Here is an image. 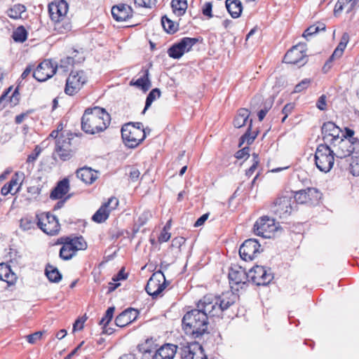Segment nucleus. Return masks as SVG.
Returning a JSON list of instances; mask_svg holds the SVG:
<instances>
[{
    "label": "nucleus",
    "mask_w": 359,
    "mask_h": 359,
    "mask_svg": "<svg viewBox=\"0 0 359 359\" xmlns=\"http://www.w3.org/2000/svg\"><path fill=\"white\" fill-rule=\"evenodd\" d=\"M139 316V311L133 308H128L122 311L115 319V323L118 327H123L133 321Z\"/></svg>",
    "instance_id": "nucleus-22"
},
{
    "label": "nucleus",
    "mask_w": 359,
    "mask_h": 359,
    "mask_svg": "<svg viewBox=\"0 0 359 359\" xmlns=\"http://www.w3.org/2000/svg\"><path fill=\"white\" fill-rule=\"evenodd\" d=\"M250 156V154H249V147H243V149L238 150L236 154H235V157L238 159H241V158H248Z\"/></svg>",
    "instance_id": "nucleus-57"
},
{
    "label": "nucleus",
    "mask_w": 359,
    "mask_h": 359,
    "mask_svg": "<svg viewBox=\"0 0 359 359\" xmlns=\"http://www.w3.org/2000/svg\"><path fill=\"white\" fill-rule=\"evenodd\" d=\"M37 224L36 219L32 217H24L20 220V227L23 231H28L34 228V226Z\"/></svg>",
    "instance_id": "nucleus-44"
},
{
    "label": "nucleus",
    "mask_w": 359,
    "mask_h": 359,
    "mask_svg": "<svg viewBox=\"0 0 359 359\" xmlns=\"http://www.w3.org/2000/svg\"><path fill=\"white\" fill-rule=\"evenodd\" d=\"M149 75V73L148 69L142 70V75L135 81L132 79L130 82V85L136 86L138 88L142 89L144 92H147L151 86Z\"/></svg>",
    "instance_id": "nucleus-30"
},
{
    "label": "nucleus",
    "mask_w": 359,
    "mask_h": 359,
    "mask_svg": "<svg viewBox=\"0 0 359 359\" xmlns=\"http://www.w3.org/2000/svg\"><path fill=\"white\" fill-rule=\"evenodd\" d=\"M349 3V8L346 10V13H349L353 10L357 4L358 0H338V9L341 8V4Z\"/></svg>",
    "instance_id": "nucleus-55"
},
{
    "label": "nucleus",
    "mask_w": 359,
    "mask_h": 359,
    "mask_svg": "<svg viewBox=\"0 0 359 359\" xmlns=\"http://www.w3.org/2000/svg\"><path fill=\"white\" fill-rule=\"evenodd\" d=\"M128 278V274L125 273L124 268H122L117 274L114 275L112 278L114 282L126 280Z\"/></svg>",
    "instance_id": "nucleus-58"
},
{
    "label": "nucleus",
    "mask_w": 359,
    "mask_h": 359,
    "mask_svg": "<svg viewBox=\"0 0 359 359\" xmlns=\"http://www.w3.org/2000/svg\"><path fill=\"white\" fill-rule=\"evenodd\" d=\"M111 15L118 22L126 21L133 15V9L127 4H121L111 8Z\"/></svg>",
    "instance_id": "nucleus-24"
},
{
    "label": "nucleus",
    "mask_w": 359,
    "mask_h": 359,
    "mask_svg": "<svg viewBox=\"0 0 359 359\" xmlns=\"http://www.w3.org/2000/svg\"><path fill=\"white\" fill-rule=\"evenodd\" d=\"M55 152L62 161L69 160L72 156L69 140L57 138L55 142Z\"/></svg>",
    "instance_id": "nucleus-23"
},
{
    "label": "nucleus",
    "mask_w": 359,
    "mask_h": 359,
    "mask_svg": "<svg viewBox=\"0 0 359 359\" xmlns=\"http://www.w3.org/2000/svg\"><path fill=\"white\" fill-rule=\"evenodd\" d=\"M121 136L128 147L135 148L145 139L146 132L142 123H128L122 127Z\"/></svg>",
    "instance_id": "nucleus-4"
},
{
    "label": "nucleus",
    "mask_w": 359,
    "mask_h": 359,
    "mask_svg": "<svg viewBox=\"0 0 359 359\" xmlns=\"http://www.w3.org/2000/svg\"><path fill=\"white\" fill-rule=\"evenodd\" d=\"M69 9V6L65 0H60L52 2L48 5L50 18L55 23V29L59 34H64L71 29V25L65 17Z\"/></svg>",
    "instance_id": "nucleus-3"
},
{
    "label": "nucleus",
    "mask_w": 359,
    "mask_h": 359,
    "mask_svg": "<svg viewBox=\"0 0 359 359\" xmlns=\"http://www.w3.org/2000/svg\"><path fill=\"white\" fill-rule=\"evenodd\" d=\"M229 278L230 284L245 285L246 282L249 280L248 272L247 273L243 267L234 265L230 269Z\"/></svg>",
    "instance_id": "nucleus-21"
},
{
    "label": "nucleus",
    "mask_w": 359,
    "mask_h": 359,
    "mask_svg": "<svg viewBox=\"0 0 359 359\" xmlns=\"http://www.w3.org/2000/svg\"><path fill=\"white\" fill-rule=\"evenodd\" d=\"M42 337V332H36L32 334L26 336L27 340L29 344H35Z\"/></svg>",
    "instance_id": "nucleus-56"
},
{
    "label": "nucleus",
    "mask_w": 359,
    "mask_h": 359,
    "mask_svg": "<svg viewBox=\"0 0 359 359\" xmlns=\"http://www.w3.org/2000/svg\"><path fill=\"white\" fill-rule=\"evenodd\" d=\"M201 346L196 344H187L180 348V355L182 359H194V353L196 350H200Z\"/></svg>",
    "instance_id": "nucleus-35"
},
{
    "label": "nucleus",
    "mask_w": 359,
    "mask_h": 359,
    "mask_svg": "<svg viewBox=\"0 0 359 359\" xmlns=\"http://www.w3.org/2000/svg\"><path fill=\"white\" fill-rule=\"evenodd\" d=\"M57 68L55 62L50 60H45L33 72V77L38 81H46L55 74Z\"/></svg>",
    "instance_id": "nucleus-14"
},
{
    "label": "nucleus",
    "mask_w": 359,
    "mask_h": 359,
    "mask_svg": "<svg viewBox=\"0 0 359 359\" xmlns=\"http://www.w3.org/2000/svg\"><path fill=\"white\" fill-rule=\"evenodd\" d=\"M36 217L37 226L46 234L55 235L59 232L60 226L58 219L53 215L44 212Z\"/></svg>",
    "instance_id": "nucleus-8"
},
{
    "label": "nucleus",
    "mask_w": 359,
    "mask_h": 359,
    "mask_svg": "<svg viewBox=\"0 0 359 359\" xmlns=\"http://www.w3.org/2000/svg\"><path fill=\"white\" fill-rule=\"evenodd\" d=\"M261 245L255 238H250L243 242L239 248V255L242 259L251 261L262 251Z\"/></svg>",
    "instance_id": "nucleus-16"
},
{
    "label": "nucleus",
    "mask_w": 359,
    "mask_h": 359,
    "mask_svg": "<svg viewBox=\"0 0 359 359\" xmlns=\"http://www.w3.org/2000/svg\"><path fill=\"white\" fill-rule=\"evenodd\" d=\"M253 229L256 235L267 238L272 236L277 226L273 219L263 216L256 221Z\"/></svg>",
    "instance_id": "nucleus-10"
},
{
    "label": "nucleus",
    "mask_w": 359,
    "mask_h": 359,
    "mask_svg": "<svg viewBox=\"0 0 359 359\" xmlns=\"http://www.w3.org/2000/svg\"><path fill=\"white\" fill-rule=\"evenodd\" d=\"M40 153H41V149L39 148V146H36V147L34 149V151L32 154H30L29 155H28L27 158V163H33L37 159Z\"/></svg>",
    "instance_id": "nucleus-53"
},
{
    "label": "nucleus",
    "mask_w": 359,
    "mask_h": 359,
    "mask_svg": "<svg viewBox=\"0 0 359 359\" xmlns=\"http://www.w3.org/2000/svg\"><path fill=\"white\" fill-rule=\"evenodd\" d=\"M212 4L210 2H207L205 4L203 8V14L208 18H212Z\"/></svg>",
    "instance_id": "nucleus-61"
},
{
    "label": "nucleus",
    "mask_w": 359,
    "mask_h": 359,
    "mask_svg": "<svg viewBox=\"0 0 359 359\" xmlns=\"http://www.w3.org/2000/svg\"><path fill=\"white\" fill-rule=\"evenodd\" d=\"M294 104L293 103H288L285 105L283 107L282 112L285 114L284 117L282 119V122H284L286 118L287 117L288 114L292 112V111L294 109Z\"/></svg>",
    "instance_id": "nucleus-59"
},
{
    "label": "nucleus",
    "mask_w": 359,
    "mask_h": 359,
    "mask_svg": "<svg viewBox=\"0 0 359 359\" xmlns=\"http://www.w3.org/2000/svg\"><path fill=\"white\" fill-rule=\"evenodd\" d=\"M249 280L257 285H266L273 278L270 269L256 265L248 271Z\"/></svg>",
    "instance_id": "nucleus-12"
},
{
    "label": "nucleus",
    "mask_w": 359,
    "mask_h": 359,
    "mask_svg": "<svg viewBox=\"0 0 359 359\" xmlns=\"http://www.w3.org/2000/svg\"><path fill=\"white\" fill-rule=\"evenodd\" d=\"M283 61L299 67L304 65L307 62L305 46L304 44L294 46L286 53Z\"/></svg>",
    "instance_id": "nucleus-13"
},
{
    "label": "nucleus",
    "mask_w": 359,
    "mask_h": 359,
    "mask_svg": "<svg viewBox=\"0 0 359 359\" xmlns=\"http://www.w3.org/2000/svg\"><path fill=\"white\" fill-rule=\"evenodd\" d=\"M86 82L87 77L83 71L71 72L66 80L65 94L70 96L76 95Z\"/></svg>",
    "instance_id": "nucleus-6"
},
{
    "label": "nucleus",
    "mask_w": 359,
    "mask_h": 359,
    "mask_svg": "<svg viewBox=\"0 0 359 359\" xmlns=\"http://www.w3.org/2000/svg\"><path fill=\"white\" fill-rule=\"evenodd\" d=\"M160 96L161 91L158 88H154L151 90L147 97L145 107L143 110V113H144L145 111L147 110L149 107L151 105L152 102L157 98L160 97Z\"/></svg>",
    "instance_id": "nucleus-45"
},
{
    "label": "nucleus",
    "mask_w": 359,
    "mask_h": 359,
    "mask_svg": "<svg viewBox=\"0 0 359 359\" xmlns=\"http://www.w3.org/2000/svg\"><path fill=\"white\" fill-rule=\"evenodd\" d=\"M140 175V172L139 171L138 169H137L135 168H131L130 172V178L131 179L132 181H133V182L137 181L138 180Z\"/></svg>",
    "instance_id": "nucleus-64"
},
{
    "label": "nucleus",
    "mask_w": 359,
    "mask_h": 359,
    "mask_svg": "<svg viewBox=\"0 0 359 359\" xmlns=\"http://www.w3.org/2000/svg\"><path fill=\"white\" fill-rule=\"evenodd\" d=\"M326 96L325 95H322L318 100L316 102V107L320 110H325L326 109Z\"/></svg>",
    "instance_id": "nucleus-60"
},
{
    "label": "nucleus",
    "mask_w": 359,
    "mask_h": 359,
    "mask_svg": "<svg viewBox=\"0 0 359 359\" xmlns=\"http://www.w3.org/2000/svg\"><path fill=\"white\" fill-rule=\"evenodd\" d=\"M165 279L163 273H155L149 279L145 290L153 297H158L165 289Z\"/></svg>",
    "instance_id": "nucleus-17"
},
{
    "label": "nucleus",
    "mask_w": 359,
    "mask_h": 359,
    "mask_svg": "<svg viewBox=\"0 0 359 359\" xmlns=\"http://www.w3.org/2000/svg\"><path fill=\"white\" fill-rule=\"evenodd\" d=\"M18 277L11 269V266L5 263L0 264V280L7 283L8 285H14Z\"/></svg>",
    "instance_id": "nucleus-28"
},
{
    "label": "nucleus",
    "mask_w": 359,
    "mask_h": 359,
    "mask_svg": "<svg viewBox=\"0 0 359 359\" xmlns=\"http://www.w3.org/2000/svg\"><path fill=\"white\" fill-rule=\"evenodd\" d=\"M250 111L245 108H241L238 111V113L233 120V125L236 128H240L244 126L248 121Z\"/></svg>",
    "instance_id": "nucleus-34"
},
{
    "label": "nucleus",
    "mask_w": 359,
    "mask_h": 359,
    "mask_svg": "<svg viewBox=\"0 0 359 359\" xmlns=\"http://www.w3.org/2000/svg\"><path fill=\"white\" fill-rule=\"evenodd\" d=\"M321 132L324 141L333 144L340 137L342 130L334 122L327 121L322 126Z\"/></svg>",
    "instance_id": "nucleus-19"
},
{
    "label": "nucleus",
    "mask_w": 359,
    "mask_h": 359,
    "mask_svg": "<svg viewBox=\"0 0 359 359\" xmlns=\"http://www.w3.org/2000/svg\"><path fill=\"white\" fill-rule=\"evenodd\" d=\"M118 205V200L116 197H111L108 201L103 203L92 217V219L97 223L104 222L109 213Z\"/></svg>",
    "instance_id": "nucleus-18"
},
{
    "label": "nucleus",
    "mask_w": 359,
    "mask_h": 359,
    "mask_svg": "<svg viewBox=\"0 0 359 359\" xmlns=\"http://www.w3.org/2000/svg\"><path fill=\"white\" fill-rule=\"evenodd\" d=\"M135 4L140 7L151 8L155 6L156 0H134Z\"/></svg>",
    "instance_id": "nucleus-52"
},
{
    "label": "nucleus",
    "mask_w": 359,
    "mask_h": 359,
    "mask_svg": "<svg viewBox=\"0 0 359 359\" xmlns=\"http://www.w3.org/2000/svg\"><path fill=\"white\" fill-rule=\"evenodd\" d=\"M339 59V57H332V55L329 57V59L326 61L324 66L323 67V71L325 73H327L332 67V62L334 60Z\"/></svg>",
    "instance_id": "nucleus-63"
},
{
    "label": "nucleus",
    "mask_w": 359,
    "mask_h": 359,
    "mask_svg": "<svg viewBox=\"0 0 359 359\" xmlns=\"http://www.w3.org/2000/svg\"><path fill=\"white\" fill-rule=\"evenodd\" d=\"M170 229L169 224H167L161 232L158 239L160 243L167 242L170 238V233L168 232Z\"/></svg>",
    "instance_id": "nucleus-50"
},
{
    "label": "nucleus",
    "mask_w": 359,
    "mask_h": 359,
    "mask_svg": "<svg viewBox=\"0 0 359 359\" xmlns=\"http://www.w3.org/2000/svg\"><path fill=\"white\" fill-rule=\"evenodd\" d=\"M115 308L114 306L109 307L106 311L104 316L100 320L99 324L103 326H107L111 320Z\"/></svg>",
    "instance_id": "nucleus-46"
},
{
    "label": "nucleus",
    "mask_w": 359,
    "mask_h": 359,
    "mask_svg": "<svg viewBox=\"0 0 359 359\" xmlns=\"http://www.w3.org/2000/svg\"><path fill=\"white\" fill-rule=\"evenodd\" d=\"M355 132L349 128H345L344 133L342 132L340 135V137H342L343 139L348 140L350 142H353L354 144L359 147V135L354 136Z\"/></svg>",
    "instance_id": "nucleus-43"
},
{
    "label": "nucleus",
    "mask_w": 359,
    "mask_h": 359,
    "mask_svg": "<svg viewBox=\"0 0 359 359\" xmlns=\"http://www.w3.org/2000/svg\"><path fill=\"white\" fill-rule=\"evenodd\" d=\"M111 117L104 108H87L81 117V130L90 135L103 132L109 126Z\"/></svg>",
    "instance_id": "nucleus-2"
},
{
    "label": "nucleus",
    "mask_w": 359,
    "mask_h": 359,
    "mask_svg": "<svg viewBox=\"0 0 359 359\" xmlns=\"http://www.w3.org/2000/svg\"><path fill=\"white\" fill-rule=\"evenodd\" d=\"M23 178V173L18 172H15L11 177L10 181L3 186L1 189V194L3 196H6L8 194H11V195L18 194L21 189Z\"/></svg>",
    "instance_id": "nucleus-20"
},
{
    "label": "nucleus",
    "mask_w": 359,
    "mask_h": 359,
    "mask_svg": "<svg viewBox=\"0 0 359 359\" xmlns=\"http://www.w3.org/2000/svg\"><path fill=\"white\" fill-rule=\"evenodd\" d=\"M251 126L252 120H250L248 130L240 139L239 147H241L245 142H246L247 144H250L255 140L257 135L254 133H250Z\"/></svg>",
    "instance_id": "nucleus-42"
},
{
    "label": "nucleus",
    "mask_w": 359,
    "mask_h": 359,
    "mask_svg": "<svg viewBox=\"0 0 359 359\" xmlns=\"http://www.w3.org/2000/svg\"><path fill=\"white\" fill-rule=\"evenodd\" d=\"M311 83V80L309 79H305L302 80L300 83L297 84L294 87V93H300L304 90L306 89Z\"/></svg>",
    "instance_id": "nucleus-51"
},
{
    "label": "nucleus",
    "mask_w": 359,
    "mask_h": 359,
    "mask_svg": "<svg viewBox=\"0 0 359 359\" xmlns=\"http://www.w3.org/2000/svg\"><path fill=\"white\" fill-rule=\"evenodd\" d=\"M225 4L228 12L233 18H238L241 16L243 6L240 0H226Z\"/></svg>",
    "instance_id": "nucleus-31"
},
{
    "label": "nucleus",
    "mask_w": 359,
    "mask_h": 359,
    "mask_svg": "<svg viewBox=\"0 0 359 359\" xmlns=\"http://www.w3.org/2000/svg\"><path fill=\"white\" fill-rule=\"evenodd\" d=\"M69 190V181L67 178H64L61 181L58 182L56 187L51 191L50 197L52 199H60Z\"/></svg>",
    "instance_id": "nucleus-29"
},
{
    "label": "nucleus",
    "mask_w": 359,
    "mask_h": 359,
    "mask_svg": "<svg viewBox=\"0 0 359 359\" xmlns=\"http://www.w3.org/2000/svg\"><path fill=\"white\" fill-rule=\"evenodd\" d=\"M177 346L168 344L161 346L151 359H173L177 353Z\"/></svg>",
    "instance_id": "nucleus-26"
},
{
    "label": "nucleus",
    "mask_w": 359,
    "mask_h": 359,
    "mask_svg": "<svg viewBox=\"0 0 359 359\" xmlns=\"http://www.w3.org/2000/svg\"><path fill=\"white\" fill-rule=\"evenodd\" d=\"M62 246L60 250V257L64 260L72 259L76 255V252L72 248V244L68 243L66 241H62Z\"/></svg>",
    "instance_id": "nucleus-36"
},
{
    "label": "nucleus",
    "mask_w": 359,
    "mask_h": 359,
    "mask_svg": "<svg viewBox=\"0 0 359 359\" xmlns=\"http://www.w3.org/2000/svg\"><path fill=\"white\" fill-rule=\"evenodd\" d=\"M316 25H313L309 27L303 33V36L307 39L308 36H311L314 34L318 33Z\"/></svg>",
    "instance_id": "nucleus-62"
},
{
    "label": "nucleus",
    "mask_w": 359,
    "mask_h": 359,
    "mask_svg": "<svg viewBox=\"0 0 359 359\" xmlns=\"http://www.w3.org/2000/svg\"><path fill=\"white\" fill-rule=\"evenodd\" d=\"M330 145L334 156L339 158L349 156L353 153L359 154V147L348 140L343 139L342 137Z\"/></svg>",
    "instance_id": "nucleus-7"
},
{
    "label": "nucleus",
    "mask_w": 359,
    "mask_h": 359,
    "mask_svg": "<svg viewBox=\"0 0 359 359\" xmlns=\"http://www.w3.org/2000/svg\"><path fill=\"white\" fill-rule=\"evenodd\" d=\"M151 217V213L149 210H144L140 214L137 219V223L140 226H143Z\"/></svg>",
    "instance_id": "nucleus-49"
},
{
    "label": "nucleus",
    "mask_w": 359,
    "mask_h": 359,
    "mask_svg": "<svg viewBox=\"0 0 359 359\" xmlns=\"http://www.w3.org/2000/svg\"><path fill=\"white\" fill-rule=\"evenodd\" d=\"M26 7L20 4H17L11 6L6 11L7 15L14 20L23 18V14L26 13Z\"/></svg>",
    "instance_id": "nucleus-32"
},
{
    "label": "nucleus",
    "mask_w": 359,
    "mask_h": 359,
    "mask_svg": "<svg viewBox=\"0 0 359 359\" xmlns=\"http://www.w3.org/2000/svg\"><path fill=\"white\" fill-rule=\"evenodd\" d=\"M158 346L156 343V339L149 338L146 339L144 342L139 344L137 348L142 354L143 359H151L152 355L158 349Z\"/></svg>",
    "instance_id": "nucleus-25"
},
{
    "label": "nucleus",
    "mask_w": 359,
    "mask_h": 359,
    "mask_svg": "<svg viewBox=\"0 0 359 359\" xmlns=\"http://www.w3.org/2000/svg\"><path fill=\"white\" fill-rule=\"evenodd\" d=\"M171 6L173 12L178 16L184 14L187 8V0H172Z\"/></svg>",
    "instance_id": "nucleus-38"
},
{
    "label": "nucleus",
    "mask_w": 359,
    "mask_h": 359,
    "mask_svg": "<svg viewBox=\"0 0 359 359\" xmlns=\"http://www.w3.org/2000/svg\"><path fill=\"white\" fill-rule=\"evenodd\" d=\"M76 174L79 179L87 184H93L98 177L97 171L88 167L78 169Z\"/></svg>",
    "instance_id": "nucleus-27"
},
{
    "label": "nucleus",
    "mask_w": 359,
    "mask_h": 359,
    "mask_svg": "<svg viewBox=\"0 0 359 359\" xmlns=\"http://www.w3.org/2000/svg\"><path fill=\"white\" fill-rule=\"evenodd\" d=\"M12 37L15 42L22 43L27 40V32L23 26H19L13 31Z\"/></svg>",
    "instance_id": "nucleus-41"
},
{
    "label": "nucleus",
    "mask_w": 359,
    "mask_h": 359,
    "mask_svg": "<svg viewBox=\"0 0 359 359\" xmlns=\"http://www.w3.org/2000/svg\"><path fill=\"white\" fill-rule=\"evenodd\" d=\"M350 172L353 176H359V158L355 159L351 162Z\"/></svg>",
    "instance_id": "nucleus-54"
},
{
    "label": "nucleus",
    "mask_w": 359,
    "mask_h": 359,
    "mask_svg": "<svg viewBox=\"0 0 359 359\" xmlns=\"http://www.w3.org/2000/svg\"><path fill=\"white\" fill-rule=\"evenodd\" d=\"M334 154L327 144H320L315 153V163L319 170L327 172L334 165Z\"/></svg>",
    "instance_id": "nucleus-5"
},
{
    "label": "nucleus",
    "mask_w": 359,
    "mask_h": 359,
    "mask_svg": "<svg viewBox=\"0 0 359 359\" xmlns=\"http://www.w3.org/2000/svg\"><path fill=\"white\" fill-rule=\"evenodd\" d=\"M161 24L164 30L169 34H174L178 29V25L166 16L162 17Z\"/></svg>",
    "instance_id": "nucleus-40"
},
{
    "label": "nucleus",
    "mask_w": 359,
    "mask_h": 359,
    "mask_svg": "<svg viewBox=\"0 0 359 359\" xmlns=\"http://www.w3.org/2000/svg\"><path fill=\"white\" fill-rule=\"evenodd\" d=\"M46 275L48 279L53 283H58L62 279V275L57 268L48 264L46 267Z\"/></svg>",
    "instance_id": "nucleus-37"
},
{
    "label": "nucleus",
    "mask_w": 359,
    "mask_h": 359,
    "mask_svg": "<svg viewBox=\"0 0 359 359\" xmlns=\"http://www.w3.org/2000/svg\"><path fill=\"white\" fill-rule=\"evenodd\" d=\"M294 203V201L292 196H279L271 206V211L280 218H286L292 212Z\"/></svg>",
    "instance_id": "nucleus-9"
},
{
    "label": "nucleus",
    "mask_w": 359,
    "mask_h": 359,
    "mask_svg": "<svg viewBox=\"0 0 359 359\" xmlns=\"http://www.w3.org/2000/svg\"><path fill=\"white\" fill-rule=\"evenodd\" d=\"M348 34L345 33L341 36L340 42L339 43L338 46L334 50V52L332 53V57L340 58L342 56L343 53L346 47L347 43H348Z\"/></svg>",
    "instance_id": "nucleus-39"
},
{
    "label": "nucleus",
    "mask_w": 359,
    "mask_h": 359,
    "mask_svg": "<svg viewBox=\"0 0 359 359\" xmlns=\"http://www.w3.org/2000/svg\"><path fill=\"white\" fill-rule=\"evenodd\" d=\"M198 41L196 38L184 37L168 50V54L172 58L179 59L184 53L189 52Z\"/></svg>",
    "instance_id": "nucleus-15"
},
{
    "label": "nucleus",
    "mask_w": 359,
    "mask_h": 359,
    "mask_svg": "<svg viewBox=\"0 0 359 359\" xmlns=\"http://www.w3.org/2000/svg\"><path fill=\"white\" fill-rule=\"evenodd\" d=\"M62 241H66L72 244V248L76 252L78 250H83L87 248V243L82 236L62 238Z\"/></svg>",
    "instance_id": "nucleus-33"
},
{
    "label": "nucleus",
    "mask_w": 359,
    "mask_h": 359,
    "mask_svg": "<svg viewBox=\"0 0 359 359\" xmlns=\"http://www.w3.org/2000/svg\"><path fill=\"white\" fill-rule=\"evenodd\" d=\"M74 59L72 57H66L60 60V67L63 69L64 72H67L72 67L74 64Z\"/></svg>",
    "instance_id": "nucleus-48"
},
{
    "label": "nucleus",
    "mask_w": 359,
    "mask_h": 359,
    "mask_svg": "<svg viewBox=\"0 0 359 359\" xmlns=\"http://www.w3.org/2000/svg\"><path fill=\"white\" fill-rule=\"evenodd\" d=\"M238 300L239 295L231 290L220 295H205L197 303L196 309L184 314L182 320L183 330L194 338L202 336L208 332L209 317H222L223 313Z\"/></svg>",
    "instance_id": "nucleus-1"
},
{
    "label": "nucleus",
    "mask_w": 359,
    "mask_h": 359,
    "mask_svg": "<svg viewBox=\"0 0 359 359\" xmlns=\"http://www.w3.org/2000/svg\"><path fill=\"white\" fill-rule=\"evenodd\" d=\"M252 156V164L249 168V169L247 170L245 172V175L248 177H251L253 175V173L257 170V166L259 163V155L257 154L253 153Z\"/></svg>",
    "instance_id": "nucleus-47"
},
{
    "label": "nucleus",
    "mask_w": 359,
    "mask_h": 359,
    "mask_svg": "<svg viewBox=\"0 0 359 359\" xmlns=\"http://www.w3.org/2000/svg\"><path fill=\"white\" fill-rule=\"evenodd\" d=\"M321 196L322 194L318 189L309 187L296 191L293 198L297 203L313 205L318 203Z\"/></svg>",
    "instance_id": "nucleus-11"
}]
</instances>
